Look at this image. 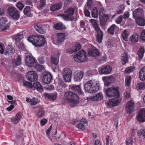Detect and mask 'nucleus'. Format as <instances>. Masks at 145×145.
<instances>
[{
	"mask_svg": "<svg viewBox=\"0 0 145 145\" xmlns=\"http://www.w3.org/2000/svg\"><path fill=\"white\" fill-rule=\"evenodd\" d=\"M137 119L140 121L144 122L145 121V108L141 109L140 111Z\"/></svg>",
	"mask_w": 145,
	"mask_h": 145,
	"instance_id": "nucleus-17",
	"label": "nucleus"
},
{
	"mask_svg": "<svg viewBox=\"0 0 145 145\" xmlns=\"http://www.w3.org/2000/svg\"><path fill=\"white\" fill-rule=\"evenodd\" d=\"M25 61L27 66L36 67L37 63L35 59L31 56L27 55L25 57Z\"/></svg>",
	"mask_w": 145,
	"mask_h": 145,
	"instance_id": "nucleus-9",
	"label": "nucleus"
},
{
	"mask_svg": "<svg viewBox=\"0 0 145 145\" xmlns=\"http://www.w3.org/2000/svg\"><path fill=\"white\" fill-rule=\"evenodd\" d=\"M24 86L30 88H32L33 87V85L31 83H30L27 81L24 80L23 82Z\"/></svg>",
	"mask_w": 145,
	"mask_h": 145,
	"instance_id": "nucleus-49",
	"label": "nucleus"
},
{
	"mask_svg": "<svg viewBox=\"0 0 145 145\" xmlns=\"http://www.w3.org/2000/svg\"><path fill=\"white\" fill-rule=\"evenodd\" d=\"M135 67L134 66H131L126 68L125 70V73L129 74L133 71L134 70Z\"/></svg>",
	"mask_w": 145,
	"mask_h": 145,
	"instance_id": "nucleus-46",
	"label": "nucleus"
},
{
	"mask_svg": "<svg viewBox=\"0 0 145 145\" xmlns=\"http://www.w3.org/2000/svg\"><path fill=\"white\" fill-rule=\"evenodd\" d=\"M138 134L140 136L142 135L143 137L145 138V129L140 130L138 132Z\"/></svg>",
	"mask_w": 145,
	"mask_h": 145,
	"instance_id": "nucleus-52",
	"label": "nucleus"
},
{
	"mask_svg": "<svg viewBox=\"0 0 145 145\" xmlns=\"http://www.w3.org/2000/svg\"><path fill=\"white\" fill-rule=\"evenodd\" d=\"M84 13L86 16L89 17L90 16V13L89 10L87 9L84 8Z\"/></svg>",
	"mask_w": 145,
	"mask_h": 145,
	"instance_id": "nucleus-63",
	"label": "nucleus"
},
{
	"mask_svg": "<svg viewBox=\"0 0 145 145\" xmlns=\"http://www.w3.org/2000/svg\"><path fill=\"white\" fill-rule=\"evenodd\" d=\"M74 50V52H76L79 50L81 48V46L79 44H76L74 47H73Z\"/></svg>",
	"mask_w": 145,
	"mask_h": 145,
	"instance_id": "nucleus-55",
	"label": "nucleus"
},
{
	"mask_svg": "<svg viewBox=\"0 0 145 145\" xmlns=\"http://www.w3.org/2000/svg\"><path fill=\"white\" fill-rule=\"evenodd\" d=\"M131 78L130 76H127L125 79V85L128 86H130L131 82Z\"/></svg>",
	"mask_w": 145,
	"mask_h": 145,
	"instance_id": "nucleus-48",
	"label": "nucleus"
},
{
	"mask_svg": "<svg viewBox=\"0 0 145 145\" xmlns=\"http://www.w3.org/2000/svg\"><path fill=\"white\" fill-rule=\"evenodd\" d=\"M62 6L61 4L57 3L51 6L50 10L51 11H54L60 9Z\"/></svg>",
	"mask_w": 145,
	"mask_h": 145,
	"instance_id": "nucleus-27",
	"label": "nucleus"
},
{
	"mask_svg": "<svg viewBox=\"0 0 145 145\" xmlns=\"http://www.w3.org/2000/svg\"><path fill=\"white\" fill-rule=\"evenodd\" d=\"M24 14L28 16H30L31 14L30 7L28 6H26L24 9Z\"/></svg>",
	"mask_w": 145,
	"mask_h": 145,
	"instance_id": "nucleus-44",
	"label": "nucleus"
},
{
	"mask_svg": "<svg viewBox=\"0 0 145 145\" xmlns=\"http://www.w3.org/2000/svg\"><path fill=\"white\" fill-rule=\"evenodd\" d=\"M44 112L43 108H40L37 113V115L39 117H42L44 116Z\"/></svg>",
	"mask_w": 145,
	"mask_h": 145,
	"instance_id": "nucleus-45",
	"label": "nucleus"
},
{
	"mask_svg": "<svg viewBox=\"0 0 145 145\" xmlns=\"http://www.w3.org/2000/svg\"><path fill=\"white\" fill-rule=\"evenodd\" d=\"M15 39L16 41V43L21 42V40L24 38V36L23 34H17L15 36Z\"/></svg>",
	"mask_w": 145,
	"mask_h": 145,
	"instance_id": "nucleus-40",
	"label": "nucleus"
},
{
	"mask_svg": "<svg viewBox=\"0 0 145 145\" xmlns=\"http://www.w3.org/2000/svg\"><path fill=\"white\" fill-rule=\"evenodd\" d=\"M133 142L132 137L128 138L126 140V145H133Z\"/></svg>",
	"mask_w": 145,
	"mask_h": 145,
	"instance_id": "nucleus-50",
	"label": "nucleus"
},
{
	"mask_svg": "<svg viewBox=\"0 0 145 145\" xmlns=\"http://www.w3.org/2000/svg\"><path fill=\"white\" fill-rule=\"evenodd\" d=\"M134 102L132 101H128L126 105V110L128 114L131 113L134 109Z\"/></svg>",
	"mask_w": 145,
	"mask_h": 145,
	"instance_id": "nucleus-13",
	"label": "nucleus"
},
{
	"mask_svg": "<svg viewBox=\"0 0 145 145\" xmlns=\"http://www.w3.org/2000/svg\"><path fill=\"white\" fill-rule=\"evenodd\" d=\"M57 42L59 43H61L65 39V34L64 33H59L57 34Z\"/></svg>",
	"mask_w": 145,
	"mask_h": 145,
	"instance_id": "nucleus-24",
	"label": "nucleus"
},
{
	"mask_svg": "<svg viewBox=\"0 0 145 145\" xmlns=\"http://www.w3.org/2000/svg\"><path fill=\"white\" fill-rule=\"evenodd\" d=\"M88 53L89 55L93 57H95L99 55V53L96 48L90 49L89 50Z\"/></svg>",
	"mask_w": 145,
	"mask_h": 145,
	"instance_id": "nucleus-20",
	"label": "nucleus"
},
{
	"mask_svg": "<svg viewBox=\"0 0 145 145\" xmlns=\"http://www.w3.org/2000/svg\"><path fill=\"white\" fill-rule=\"evenodd\" d=\"M8 13L11 17L15 20H18L20 17V14L18 10L14 7H9L7 9Z\"/></svg>",
	"mask_w": 145,
	"mask_h": 145,
	"instance_id": "nucleus-7",
	"label": "nucleus"
},
{
	"mask_svg": "<svg viewBox=\"0 0 145 145\" xmlns=\"http://www.w3.org/2000/svg\"><path fill=\"white\" fill-rule=\"evenodd\" d=\"M102 79L104 82L105 85L106 86H108L111 83L114 79V77L111 76H106L103 77Z\"/></svg>",
	"mask_w": 145,
	"mask_h": 145,
	"instance_id": "nucleus-21",
	"label": "nucleus"
},
{
	"mask_svg": "<svg viewBox=\"0 0 145 145\" xmlns=\"http://www.w3.org/2000/svg\"><path fill=\"white\" fill-rule=\"evenodd\" d=\"M92 17L94 18H97L98 16V11L96 8H94L91 12Z\"/></svg>",
	"mask_w": 145,
	"mask_h": 145,
	"instance_id": "nucleus-42",
	"label": "nucleus"
},
{
	"mask_svg": "<svg viewBox=\"0 0 145 145\" xmlns=\"http://www.w3.org/2000/svg\"><path fill=\"white\" fill-rule=\"evenodd\" d=\"M74 59L77 62H80L86 61L88 58L86 52L84 50H82L74 56Z\"/></svg>",
	"mask_w": 145,
	"mask_h": 145,
	"instance_id": "nucleus-6",
	"label": "nucleus"
},
{
	"mask_svg": "<svg viewBox=\"0 0 145 145\" xmlns=\"http://www.w3.org/2000/svg\"><path fill=\"white\" fill-rule=\"evenodd\" d=\"M95 30L97 33V41L99 43H101L103 39V32L100 28Z\"/></svg>",
	"mask_w": 145,
	"mask_h": 145,
	"instance_id": "nucleus-19",
	"label": "nucleus"
},
{
	"mask_svg": "<svg viewBox=\"0 0 145 145\" xmlns=\"http://www.w3.org/2000/svg\"><path fill=\"white\" fill-rule=\"evenodd\" d=\"M128 61V58L127 54L124 53L121 56V62L123 65L125 64Z\"/></svg>",
	"mask_w": 145,
	"mask_h": 145,
	"instance_id": "nucleus-32",
	"label": "nucleus"
},
{
	"mask_svg": "<svg viewBox=\"0 0 145 145\" xmlns=\"http://www.w3.org/2000/svg\"><path fill=\"white\" fill-rule=\"evenodd\" d=\"M137 87L140 89H145V82L138 84Z\"/></svg>",
	"mask_w": 145,
	"mask_h": 145,
	"instance_id": "nucleus-51",
	"label": "nucleus"
},
{
	"mask_svg": "<svg viewBox=\"0 0 145 145\" xmlns=\"http://www.w3.org/2000/svg\"><path fill=\"white\" fill-rule=\"evenodd\" d=\"M102 98V95L99 93H98L95 96L91 97V99L92 101H96L100 100Z\"/></svg>",
	"mask_w": 145,
	"mask_h": 145,
	"instance_id": "nucleus-38",
	"label": "nucleus"
},
{
	"mask_svg": "<svg viewBox=\"0 0 145 145\" xmlns=\"http://www.w3.org/2000/svg\"><path fill=\"white\" fill-rule=\"evenodd\" d=\"M89 21L95 30L100 28L97 21L95 19H91L89 20Z\"/></svg>",
	"mask_w": 145,
	"mask_h": 145,
	"instance_id": "nucleus-30",
	"label": "nucleus"
},
{
	"mask_svg": "<svg viewBox=\"0 0 145 145\" xmlns=\"http://www.w3.org/2000/svg\"><path fill=\"white\" fill-rule=\"evenodd\" d=\"M13 63L16 65H20L21 64V57L18 56L17 58L13 60Z\"/></svg>",
	"mask_w": 145,
	"mask_h": 145,
	"instance_id": "nucleus-41",
	"label": "nucleus"
},
{
	"mask_svg": "<svg viewBox=\"0 0 145 145\" xmlns=\"http://www.w3.org/2000/svg\"><path fill=\"white\" fill-rule=\"evenodd\" d=\"M145 52V49L144 48H140L138 50L137 54L139 57L140 59H141L143 58Z\"/></svg>",
	"mask_w": 145,
	"mask_h": 145,
	"instance_id": "nucleus-34",
	"label": "nucleus"
},
{
	"mask_svg": "<svg viewBox=\"0 0 145 145\" xmlns=\"http://www.w3.org/2000/svg\"><path fill=\"white\" fill-rule=\"evenodd\" d=\"M74 79L75 81H80L83 77V73L82 71H76L74 74Z\"/></svg>",
	"mask_w": 145,
	"mask_h": 145,
	"instance_id": "nucleus-18",
	"label": "nucleus"
},
{
	"mask_svg": "<svg viewBox=\"0 0 145 145\" xmlns=\"http://www.w3.org/2000/svg\"><path fill=\"white\" fill-rule=\"evenodd\" d=\"M103 16H99L100 18H102L104 20H107L108 19L109 17L108 15L105 14V13L103 14Z\"/></svg>",
	"mask_w": 145,
	"mask_h": 145,
	"instance_id": "nucleus-62",
	"label": "nucleus"
},
{
	"mask_svg": "<svg viewBox=\"0 0 145 145\" xmlns=\"http://www.w3.org/2000/svg\"><path fill=\"white\" fill-rule=\"evenodd\" d=\"M105 13V11L104 10V8H101L99 11V16H103V14Z\"/></svg>",
	"mask_w": 145,
	"mask_h": 145,
	"instance_id": "nucleus-61",
	"label": "nucleus"
},
{
	"mask_svg": "<svg viewBox=\"0 0 145 145\" xmlns=\"http://www.w3.org/2000/svg\"><path fill=\"white\" fill-rule=\"evenodd\" d=\"M67 53H69V54H72L73 52H74V48H69L66 50Z\"/></svg>",
	"mask_w": 145,
	"mask_h": 145,
	"instance_id": "nucleus-64",
	"label": "nucleus"
},
{
	"mask_svg": "<svg viewBox=\"0 0 145 145\" xmlns=\"http://www.w3.org/2000/svg\"><path fill=\"white\" fill-rule=\"evenodd\" d=\"M22 114L21 113L18 112L16 115L13 117L11 119V121L15 124L18 123L22 118Z\"/></svg>",
	"mask_w": 145,
	"mask_h": 145,
	"instance_id": "nucleus-22",
	"label": "nucleus"
},
{
	"mask_svg": "<svg viewBox=\"0 0 145 145\" xmlns=\"http://www.w3.org/2000/svg\"><path fill=\"white\" fill-rule=\"evenodd\" d=\"M16 45L18 46V48L19 49L23 50L24 48V46L23 44L21 42L16 43Z\"/></svg>",
	"mask_w": 145,
	"mask_h": 145,
	"instance_id": "nucleus-59",
	"label": "nucleus"
},
{
	"mask_svg": "<svg viewBox=\"0 0 145 145\" xmlns=\"http://www.w3.org/2000/svg\"><path fill=\"white\" fill-rule=\"evenodd\" d=\"M46 96L48 99L54 101L57 98V94L54 93L52 94H46Z\"/></svg>",
	"mask_w": 145,
	"mask_h": 145,
	"instance_id": "nucleus-35",
	"label": "nucleus"
},
{
	"mask_svg": "<svg viewBox=\"0 0 145 145\" xmlns=\"http://www.w3.org/2000/svg\"><path fill=\"white\" fill-rule=\"evenodd\" d=\"M26 77L29 80L33 82L37 80L38 76L36 72L33 71H31L27 73Z\"/></svg>",
	"mask_w": 145,
	"mask_h": 145,
	"instance_id": "nucleus-12",
	"label": "nucleus"
},
{
	"mask_svg": "<svg viewBox=\"0 0 145 145\" xmlns=\"http://www.w3.org/2000/svg\"><path fill=\"white\" fill-rule=\"evenodd\" d=\"M64 97L71 107H74L79 103L78 95L73 92L70 91L65 93Z\"/></svg>",
	"mask_w": 145,
	"mask_h": 145,
	"instance_id": "nucleus-2",
	"label": "nucleus"
},
{
	"mask_svg": "<svg viewBox=\"0 0 145 145\" xmlns=\"http://www.w3.org/2000/svg\"><path fill=\"white\" fill-rule=\"evenodd\" d=\"M62 74L66 82H69L71 81L72 72L69 69H65L63 71Z\"/></svg>",
	"mask_w": 145,
	"mask_h": 145,
	"instance_id": "nucleus-10",
	"label": "nucleus"
},
{
	"mask_svg": "<svg viewBox=\"0 0 145 145\" xmlns=\"http://www.w3.org/2000/svg\"><path fill=\"white\" fill-rule=\"evenodd\" d=\"M27 40L34 46L40 47L45 43V40L44 36L42 35H32L28 37Z\"/></svg>",
	"mask_w": 145,
	"mask_h": 145,
	"instance_id": "nucleus-4",
	"label": "nucleus"
},
{
	"mask_svg": "<svg viewBox=\"0 0 145 145\" xmlns=\"http://www.w3.org/2000/svg\"><path fill=\"white\" fill-rule=\"evenodd\" d=\"M35 28L37 31L40 33L44 34L45 33L44 29L42 28L41 26L38 25H36L35 26Z\"/></svg>",
	"mask_w": 145,
	"mask_h": 145,
	"instance_id": "nucleus-36",
	"label": "nucleus"
},
{
	"mask_svg": "<svg viewBox=\"0 0 145 145\" xmlns=\"http://www.w3.org/2000/svg\"><path fill=\"white\" fill-rule=\"evenodd\" d=\"M74 12V10L72 8H68L64 12L66 14H62L58 15V16L61 17L65 21H72L74 20V17L72 16Z\"/></svg>",
	"mask_w": 145,
	"mask_h": 145,
	"instance_id": "nucleus-5",
	"label": "nucleus"
},
{
	"mask_svg": "<svg viewBox=\"0 0 145 145\" xmlns=\"http://www.w3.org/2000/svg\"><path fill=\"white\" fill-rule=\"evenodd\" d=\"M130 15V12L129 11H125L123 14V18L124 19H127L129 17Z\"/></svg>",
	"mask_w": 145,
	"mask_h": 145,
	"instance_id": "nucleus-57",
	"label": "nucleus"
},
{
	"mask_svg": "<svg viewBox=\"0 0 145 145\" xmlns=\"http://www.w3.org/2000/svg\"><path fill=\"white\" fill-rule=\"evenodd\" d=\"M117 28V26L115 24L112 25L108 30L109 33L111 34H114V31Z\"/></svg>",
	"mask_w": 145,
	"mask_h": 145,
	"instance_id": "nucleus-37",
	"label": "nucleus"
},
{
	"mask_svg": "<svg viewBox=\"0 0 145 145\" xmlns=\"http://www.w3.org/2000/svg\"><path fill=\"white\" fill-rule=\"evenodd\" d=\"M46 4L45 0H40L38 6L39 7H43L46 5Z\"/></svg>",
	"mask_w": 145,
	"mask_h": 145,
	"instance_id": "nucleus-56",
	"label": "nucleus"
},
{
	"mask_svg": "<svg viewBox=\"0 0 145 145\" xmlns=\"http://www.w3.org/2000/svg\"><path fill=\"white\" fill-rule=\"evenodd\" d=\"M71 89L78 93L79 95H80L82 94L80 86L79 85L72 86L71 87Z\"/></svg>",
	"mask_w": 145,
	"mask_h": 145,
	"instance_id": "nucleus-28",
	"label": "nucleus"
},
{
	"mask_svg": "<svg viewBox=\"0 0 145 145\" xmlns=\"http://www.w3.org/2000/svg\"><path fill=\"white\" fill-rule=\"evenodd\" d=\"M106 95L109 97H114L108 102L107 105L112 108L118 105L120 103L121 99L120 97L119 88L118 87L113 86L105 90Z\"/></svg>",
	"mask_w": 145,
	"mask_h": 145,
	"instance_id": "nucleus-1",
	"label": "nucleus"
},
{
	"mask_svg": "<svg viewBox=\"0 0 145 145\" xmlns=\"http://www.w3.org/2000/svg\"><path fill=\"white\" fill-rule=\"evenodd\" d=\"M86 121V119L85 118H83L81 120L80 123L77 125V127L80 129L84 130L85 129V127L84 124Z\"/></svg>",
	"mask_w": 145,
	"mask_h": 145,
	"instance_id": "nucleus-26",
	"label": "nucleus"
},
{
	"mask_svg": "<svg viewBox=\"0 0 145 145\" xmlns=\"http://www.w3.org/2000/svg\"><path fill=\"white\" fill-rule=\"evenodd\" d=\"M6 23V20L4 18H2L0 20V30L5 31L8 29L9 25H5Z\"/></svg>",
	"mask_w": 145,
	"mask_h": 145,
	"instance_id": "nucleus-16",
	"label": "nucleus"
},
{
	"mask_svg": "<svg viewBox=\"0 0 145 145\" xmlns=\"http://www.w3.org/2000/svg\"><path fill=\"white\" fill-rule=\"evenodd\" d=\"M60 54V52H58L51 57V61L52 63L53 64H54L56 66L57 68L58 67L57 65L59 62V56Z\"/></svg>",
	"mask_w": 145,
	"mask_h": 145,
	"instance_id": "nucleus-15",
	"label": "nucleus"
},
{
	"mask_svg": "<svg viewBox=\"0 0 145 145\" xmlns=\"http://www.w3.org/2000/svg\"><path fill=\"white\" fill-rule=\"evenodd\" d=\"M140 39L143 40H145V30H143L140 34Z\"/></svg>",
	"mask_w": 145,
	"mask_h": 145,
	"instance_id": "nucleus-58",
	"label": "nucleus"
},
{
	"mask_svg": "<svg viewBox=\"0 0 145 145\" xmlns=\"http://www.w3.org/2000/svg\"><path fill=\"white\" fill-rule=\"evenodd\" d=\"M38 102V100L33 97L31 99V104L32 105H35Z\"/></svg>",
	"mask_w": 145,
	"mask_h": 145,
	"instance_id": "nucleus-60",
	"label": "nucleus"
},
{
	"mask_svg": "<svg viewBox=\"0 0 145 145\" xmlns=\"http://www.w3.org/2000/svg\"><path fill=\"white\" fill-rule=\"evenodd\" d=\"M33 87L37 89V90H41L42 89V87L39 82H34L33 85Z\"/></svg>",
	"mask_w": 145,
	"mask_h": 145,
	"instance_id": "nucleus-39",
	"label": "nucleus"
},
{
	"mask_svg": "<svg viewBox=\"0 0 145 145\" xmlns=\"http://www.w3.org/2000/svg\"><path fill=\"white\" fill-rule=\"evenodd\" d=\"M100 84L97 80H92L87 82L84 85L86 90L90 93L96 92L99 89Z\"/></svg>",
	"mask_w": 145,
	"mask_h": 145,
	"instance_id": "nucleus-3",
	"label": "nucleus"
},
{
	"mask_svg": "<svg viewBox=\"0 0 145 145\" xmlns=\"http://www.w3.org/2000/svg\"><path fill=\"white\" fill-rule=\"evenodd\" d=\"M123 16L122 15H120L118 16L115 20L116 22L118 24H120L122 21L123 19Z\"/></svg>",
	"mask_w": 145,
	"mask_h": 145,
	"instance_id": "nucleus-54",
	"label": "nucleus"
},
{
	"mask_svg": "<svg viewBox=\"0 0 145 145\" xmlns=\"http://www.w3.org/2000/svg\"><path fill=\"white\" fill-rule=\"evenodd\" d=\"M137 24L141 26L145 25V19L144 17H141L134 19Z\"/></svg>",
	"mask_w": 145,
	"mask_h": 145,
	"instance_id": "nucleus-23",
	"label": "nucleus"
},
{
	"mask_svg": "<svg viewBox=\"0 0 145 145\" xmlns=\"http://www.w3.org/2000/svg\"><path fill=\"white\" fill-rule=\"evenodd\" d=\"M139 77L140 80H145V67H142L139 72Z\"/></svg>",
	"mask_w": 145,
	"mask_h": 145,
	"instance_id": "nucleus-29",
	"label": "nucleus"
},
{
	"mask_svg": "<svg viewBox=\"0 0 145 145\" xmlns=\"http://www.w3.org/2000/svg\"><path fill=\"white\" fill-rule=\"evenodd\" d=\"M125 7L123 5H120L118 7V10L116 11L118 14H122L123 11Z\"/></svg>",
	"mask_w": 145,
	"mask_h": 145,
	"instance_id": "nucleus-43",
	"label": "nucleus"
},
{
	"mask_svg": "<svg viewBox=\"0 0 145 145\" xmlns=\"http://www.w3.org/2000/svg\"><path fill=\"white\" fill-rule=\"evenodd\" d=\"M52 78V76L50 73L45 72L43 75L42 81L44 84H48L51 82Z\"/></svg>",
	"mask_w": 145,
	"mask_h": 145,
	"instance_id": "nucleus-14",
	"label": "nucleus"
},
{
	"mask_svg": "<svg viewBox=\"0 0 145 145\" xmlns=\"http://www.w3.org/2000/svg\"><path fill=\"white\" fill-rule=\"evenodd\" d=\"M5 54L6 55H11L13 54L14 50L11 46H8L5 50Z\"/></svg>",
	"mask_w": 145,
	"mask_h": 145,
	"instance_id": "nucleus-25",
	"label": "nucleus"
},
{
	"mask_svg": "<svg viewBox=\"0 0 145 145\" xmlns=\"http://www.w3.org/2000/svg\"><path fill=\"white\" fill-rule=\"evenodd\" d=\"M130 41L132 42H137L138 40V36L137 33L133 34L131 36L129 39Z\"/></svg>",
	"mask_w": 145,
	"mask_h": 145,
	"instance_id": "nucleus-33",
	"label": "nucleus"
},
{
	"mask_svg": "<svg viewBox=\"0 0 145 145\" xmlns=\"http://www.w3.org/2000/svg\"><path fill=\"white\" fill-rule=\"evenodd\" d=\"M54 27L57 30L64 29L66 28V26L61 22L56 24L54 26Z\"/></svg>",
	"mask_w": 145,
	"mask_h": 145,
	"instance_id": "nucleus-31",
	"label": "nucleus"
},
{
	"mask_svg": "<svg viewBox=\"0 0 145 145\" xmlns=\"http://www.w3.org/2000/svg\"><path fill=\"white\" fill-rule=\"evenodd\" d=\"M16 6L19 10H22L24 7V5L21 2H18L17 3Z\"/></svg>",
	"mask_w": 145,
	"mask_h": 145,
	"instance_id": "nucleus-53",
	"label": "nucleus"
},
{
	"mask_svg": "<svg viewBox=\"0 0 145 145\" xmlns=\"http://www.w3.org/2000/svg\"><path fill=\"white\" fill-rule=\"evenodd\" d=\"M129 34L128 31L126 30H124L123 31L122 34V37L125 41H127Z\"/></svg>",
	"mask_w": 145,
	"mask_h": 145,
	"instance_id": "nucleus-47",
	"label": "nucleus"
},
{
	"mask_svg": "<svg viewBox=\"0 0 145 145\" xmlns=\"http://www.w3.org/2000/svg\"><path fill=\"white\" fill-rule=\"evenodd\" d=\"M112 71V67L108 65H103L99 69V72L101 74H110Z\"/></svg>",
	"mask_w": 145,
	"mask_h": 145,
	"instance_id": "nucleus-11",
	"label": "nucleus"
},
{
	"mask_svg": "<svg viewBox=\"0 0 145 145\" xmlns=\"http://www.w3.org/2000/svg\"><path fill=\"white\" fill-rule=\"evenodd\" d=\"M133 18L134 19L141 17H144V9L140 7H138L133 11Z\"/></svg>",
	"mask_w": 145,
	"mask_h": 145,
	"instance_id": "nucleus-8",
	"label": "nucleus"
}]
</instances>
